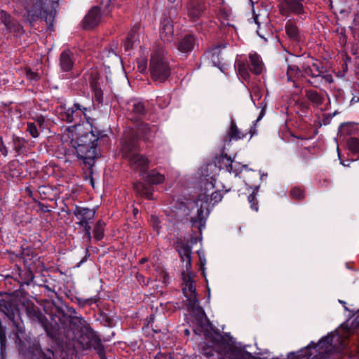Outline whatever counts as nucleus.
<instances>
[{
  "instance_id": "f257e3e1",
  "label": "nucleus",
  "mask_w": 359,
  "mask_h": 359,
  "mask_svg": "<svg viewBox=\"0 0 359 359\" xmlns=\"http://www.w3.org/2000/svg\"><path fill=\"white\" fill-rule=\"evenodd\" d=\"M79 126L68 127L62 135V142L65 148V154H76L83 163L92 166L96 158V144L91 141L89 135H79Z\"/></svg>"
},
{
  "instance_id": "f03ea898",
  "label": "nucleus",
  "mask_w": 359,
  "mask_h": 359,
  "mask_svg": "<svg viewBox=\"0 0 359 359\" xmlns=\"http://www.w3.org/2000/svg\"><path fill=\"white\" fill-rule=\"evenodd\" d=\"M182 292L188 301V309L195 315L197 324L203 328L207 326L208 325V318L203 309L199 306L194 282L189 276H184Z\"/></svg>"
},
{
  "instance_id": "7ed1b4c3",
  "label": "nucleus",
  "mask_w": 359,
  "mask_h": 359,
  "mask_svg": "<svg viewBox=\"0 0 359 359\" xmlns=\"http://www.w3.org/2000/svg\"><path fill=\"white\" fill-rule=\"evenodd\" d=\"M149 71L154 82L161 83L168 79L171 69L164 50H158L151 53Z\"/></svg>"
},
{
  "instance_id": "20e7f679",
  "label": "nucleus",
  "mask_w": 359,
  "mask_h": 359,
  "mask_svg": "<svg viewBox=\"0 0 359 359\" xmlns=\"http://www.w3.org/2000/svg\"><path fill=\"white\" fill-rule=\"evenodd\" d=\"M223 198L220 191H216L208 194L206 193L201 194L196 201V205L200 208L197 210V216L192 219L193 222H201L203 221L207 215L210 205L212 206L222 201Z\"/></svg>"
},
{
  "instance_id": "39448f33",
  "label": "nucleus",
  "mask_w": 359,
  "mask_h": 359,
  "mask_svg": "<svg viewBox=\"0 0 359 359\" xmlns=\"http://www.w3.org/2000/svg\"><path fill=\"white\" fill-rule=\"evenodd\" d=\"M79 322L83 325L81 342L83 347L85 348H93L101 357V359H105L104 347L95 332L83 319L81 318Z\"/></svg>"
},
{
  "instance_id": "423d86ee",
  "label": "nucleus",
  "mask_w": 359,
  "mask_h": 359,
  "mask_svg": "<svg viewBox=\"0 0 359 359\" xmlns=\"http://www.w3.org/2000/svg\"><path fill=\"white\" fill-rule=\"evenodd\" d=\"M123 156L127 158L133 169H144L148 163L147 159L137 152L136 146L126 143L122 147Z\"/></svg>"
},
{
  "instance_id": "0eeeda50",
  "label": "nucleus",
  "mask_w": 359,
  "mask_h": 359,
  "mask_svg": "<svg viewBox=\"0 0 359 359\" xmlns=\"http://www.w3.org/2000/svg\"><path fill=\"white\" fill-rule=\"evenodd\" d=\"M304 0H283L280 4V13L282 15L288 17L290 14L297 15L301 19L306 16L304 6Z\"/></svg>"
},
{
  "instance_id": "6e6552de",
  "label": "nucleus",
  "mask_w": 359,
  "mask_h": 359,
  "mask_svg": "<svg viewBox=\"0 0 359 359\" xmlns=\"http://www.w3.org/2000/svg\"><path fill=\"white\" fill-rule=\"evenodd\" d=\"M74 214L79 220L78 224L82 226L84 229L85 236L86 237L87 241L90 242L91 240V228L90 223H91L94 219L95 211L88 208H77L74 212Z\"/></svg>"
},
{
  "instance_id": "1a4fd4ad",
  "label": "nucleus",
  "mask_w": 359,
  "mask_h": 359,
  "mask_svg": "<svg viewBox=\"0 0 359 359\" xmlns=\"http://www.w3.org/2000/svg\"><path fill=\"white\" fill-rule=\"evenodd\" d=\"M187 14L192 22L200 20L206 10L205 5L203 3H190L187 6Z\"/></svg>"
},
{
  "instance_id": "9d476101",
  "label": "nucleus",
  "mask_w": 359,
  "mask_h": 359,
  "mask_svg": "<svg viewBox=\"0 0 359 359\" xmlns=\"http://www.w3.org/2000/svg\"><path fill=\"white\" fill-rule=\"evenodd\" d=\"M33 5L31 7H27L28 13V19L35 20L36 18L44 17L43 2L42 0H32Z\"/></svg>"
},
{
  "instance_id": "9b49d317",
  "label": "nucleus",
  "mask_w": 359,
  "mask_h": 359,
  "mask_svg": "<svg viewBox=\"0 0 359 359\" xmlns=\"http://www.w3.org/2000/svg\"><path fill=\"white\" fill-rule=\"evenodd\" d=\"M100 11L98 7L92 8L84 19V27L92 28L97 25L100 21Z\"/></svg>"
},
{
  "instance_id": "f8f14e48",
  "label": "nucleus",
  "mask_w": 359,
  "mask_h": 359,
  "mask_svg": "<svg viewBox=\"0 0 359 359\" xmlns=\"http://www.w3.org/2000/svg\"><path fill=\"white\" fill-rule=\"evenodd\" d=\"M174 29L170 19H164L161 23L160 36L164 42H171L173 39Z\"/></svg>"
},
{
  "instance_id": "ddd939ff",
  "label": "nucleus",
  "mask_w": 359,
  "mask_h": 359,
  "mask_svg": "<svg viewBox=\"0 0 359 359\" xmlns=\"http://www.w3.org/2000/svg\"><path fill=\"white\" fill-rule=\"evenodd\" d=\"M285 32L288 38L292 41L297 42L302 39V32L293 20H290L286 22Z\"/></svg>"
},
{
  "instance_id": "4468645a",
  "label": "nucleus",
  "mask_w": 359,
  "mask_h": 359,
  "mask_svg": "<svg viewBox=\"0 0 359 359\" xmlns=\"http://www.w3.org/2000/svg\"><path fill=\"white\" fill-rule=\"evenodd\" d=\"M0 18L9 32H18L22 29L21 25L13 20L11 16L4 11L0 12Z\"/></svg>"
},
{
  "instance_id": "2eb2a0df",
  "label": "nucleus",
  "mask_w": 359,
  "mask_h": 359,
  "mask_svg": "<svg viewBox=\"0 0 359 359\" xmlns=\"http://www.w3.org/2000/svg\"><path fill=\"white\" fill-rule=\"evenodd\" d=\"M102 57L104 65L109 68L111 65H117L120 62V57L112 48H107L102 51Z\"/></svg>"
},
{
  "instance_id": "dca6fc26",
  "label": "nucleus",
  "mask_w": 359,
  "mask_h": 359,
  "mask_svg": "<svg viewBox=\"0 0 359 359\" xmlns=\"http://www.w3.org/2000/svg\"><path fill=\"white\" fill-rule=\"evenodd\" d=\"M254 21L257 25L258 29L257 30V34L264 39H266L264 34H263L262 31V25L266 26L269 22V17L267 15L266 11H263L262 13H259L257 14H254Z\"/></svg>"
},
{
  "instance_id": "f3484780",
  "label": "nucleus",
  "mask_w": 359,
  "mask_h": 359,
  "mask_svg": "<svg viewBox=\"0 0 359 359\" xmlns=\"http://www.w3.org/2000/svg\"><path fill=\"white\" fill-rule=\"evenodd\" d=\"M194 46V36L193 35H187L179 42L178 49L182 53H188L193 50Z\"/></svg>"
},
{
  "instance_id": "a211bd4d",
  "label": "nucleus",
  "mask_w": 359,
  "mask_h": 359,
  "mask_svg": "<svg viewBox=\"0 0 359 359\" xmlns=\"http://www.w3.org/2000/svg\"><path fill=\"white\" fill-rule=\"evenodd\" d=\"M250 64V71L255 74H259L263 70V63L259 56L257 53H250L249 55Z\"/></svg>"
},
{
  "instance_id": "6ab92c4d",
  "label": "nucleus",
  "mask_w": 359,
  "mask_h": 359,
  "mask_svg": "<svg viewBox=\"0 0 359 359\" xmlns=\"http://www.w3.org/2000/svg\"><path fill=\"white\" fill-rule=\"evenodd\" d=\"M227 135L229 140H239L244 139L246 137L247 133L242 132L240 130L236 123L232 121L231 122V126L227 131Z\"/></svg>"
},
{
  "instance_id": "aec40b11",
  "label": "nucleus",
  "mask_w": 359,
  "mask_h": 359,
  "mask_svg": "<svg viewBox=\"0 0 359 359\" xmlns=\"http://www.w3.org/2000/svg\"><path fill=\"white\" fill-rule=\"evenodd\" d=\"M305 95L308 100L316 107L320 106L325 100L321 94L312 89L306 90Z\"/></svg>"
},
{
  "instance_id": "412c9836",
  "label": "nucleus",
  "mask_w": 359,
  "mask_h": 359,
  "mask_svg": "<svg viewBox=\"0 0 359 359\" xmlns=\"http://www.w3.org/2000/svg\"><path fill=\"white\" fill-rule=\"evenodd\" d=\"M156 131L155 126L150 127L148 124L141 123L137 128V133L141 135L144 140H149L151 137H154Z\"/></svg>"
},
{
  "instance_id": "4be33fe9",
  "label": "nucleus",
  "mask_w": 359,
  "mask_h": 359,
  "mask_svg": "<svg viewBox=\"0 0 359 359\" xmlns=\"http://www.w3.org/2000/svg\"><path fill=\"white\" fill-rule=\"evenodd\" d=\"M73 60L69 51H63L60 55V65L62 69L65 72H69L73 67Z\"/></svg>"
},
{
  "instance_id": "5701e85b",
  "label": "nucleus",
  "mask_w": 359,
  "mask_h": 359,
  "mask_svg": "<svg viewBox=\"0 0 359 359\" xmlns=\"http://www.w3.org/2000/svg\"><path fill=\"white\" fill-rule=\"evenodd\" d=\"M83 109H86L83 108ZM82 110L81 106L79 104H74L72 107L67 109L62 115V118L67 122L72 123L74 121L75 116H77L78 111Z\"/></svg>"
},
{
  "instance_id": "b1692460",
  "label": "nucleus",
  "mask_w": 359,
  "mask_h": 359,
  "mask_svg": "<svg viewBox=\"0 0 359 359\" xmlns=\"http://www.w3.org/2000/svg\"><path fill=\"white\" fill-rule=\"evenodd\" d=\"M178 252L181 257L182 260L186 262V268L188 269L191 266V248L189 246H181L178 249Z\"/></svg>"
},
{
  "instance_id": "393cba45",
  "label": "nucleus",
  "mask_w": 359,
  "mask_h": 359,
  "mask_svg": "<svg viewBox=\"0 0 359 359\" xmlns=\"http://www.w3.org/2000/svg\"><path fill=\"white\" fill-rule=\"evenodd\" d=\"M147 180L150 184H158L165 181V176L156 170H151L147 175Z\"/></svg>"
},
{
  "instance_id": "a878e982",
  "label": "nucleus",
  "mask_w": 359,
  "mask_h": 359,
  "mask_svg": "<svg viewBox=\"0 0 359 359\" xmlns=\"http://www.w3.org/2000/svg\"><path fill=\"white\" fill-rule=\"evenodd\" d=\"M134 189L136 192L142 196H144L148 199L152 198V193L143 183L137 182L134 184Z\"/></svg>"
},
{
  "instance_id": "bb28decb",
  "label": "nucleus",
  "mask_w": 359,
  "mask_h": 359,
  "mask_svg": "<svg viewBox=\"0 0 359 359\" xmlns=\"http://www.w3.org/2000/svg\"><path fill=\"white\" fill-rule=\"evenodd\" d=\"M302 75V71L299 67L296 65H289L287 70V81H293Z\"/></svg>"
},
{
  "instance_id": "cd10ccee",
  "label": "nucleus",
  "mask_w": 359,
  "mask_h": 359,
  "mask_svg": "<svg viewBox=\"0 0 359 359\" xmlns=\"http://www.w3.org/2000/svg\"><path fill=\"white\" fill-rule=\"evenodd\" d=\"M231 15L229 12L221 10L219 11V13L218 15V19L220 22V25L222 27H226L231 25L230 20H231Z\"/></svg>"
},
{
  "instance_id": "c85d7f7f",
  "label": "nucleus",
  "mask_w": 359,
  "mask_h": 359,
  "mask_svg": "<svg viewBox=\"0 0 359 359\" xmlns=\"http://www.w3.org/2000/svg\"><path fill=\"white\" fill-rule=\"evenodd\" d=\"M104 222H103L101 220H99L94 229L93 233L94 237L96 240L100 241L101 240L104 236Z\"/></svg>"
},
{
  "instance_id": "c756f323",
  "label": "nucleus",
  "mask_w": 359,
  "mask_h": 359,
  "mask_svg": "<svg viewBox=\"0 0 359 359\" xmlns=\"http://www.w3.org/2000/svg\"><path fill=\"white\" fill-rule=\"evenodd\" d=\"M137 39V34L135 32L132 31L128 36L126 41L124 42V48L126 50L131 49Z\"/></svg>"
},
{
  "instance_id": "7c9ffc66",
  "label": "nucleus",
  "mask_w": 359,
  "mask_h": 359,
  "mask_svg": "<svg viewBox=\"0 0 359 359\" xmlns=\"http://www.w3.org/2000/svg\"><path fill=\"white\" fill-rule=\"evenodd\" d=\"M238 66V72L240 76L245 80L248 79L249 77L248 70L244 62L238 61L237 63Z\"/></svg>"
},
{
  "instance_id": "2f4dec72",
  "label": "nucleus",
  "mask_w": 359,
  "mask_h": 359,
  "mask_svg": "<svg viewBox=\"0 0 359 359\" xmlns=\"http://www.w3.org/2000/svg\"><path fill=\"white\" fill-rule=\"evenodd\" d=\"M348 147L353 152L359 153V140L355 137H351L348 140Z\"/></svg>"
},
{
  "instance_id": "473e14b6",
  "label": "nucleus",
  "mask_w": 359,
  "mask_h": 359,
  "mask_svg": "<svg viewBox=\"0 0 359 359\" xmlns=\"http://www.w3.org/2000/svg\"><path fill=\"white\" fill-rule=\"evenodd\" d=\"M248 202L250 203V208L252 210L255 212L258 211L259 207L257 204V201L256 200V194L255 192L253 191L251 194H250L248 197Z\"/></svg>"
},
{
  "instance_id": "72a5a7b5",
  "label": "nucleus",
  "mask_w": 359,
  "mask_h": 359,
  "mask_svg": "<svg viewBox=\"0 0 359 359\" xmlns=\"http://www.w3.org/2000/svg\"><path fill=\"white\" fill-rule=\"evenodd\" d=\"M133 111L140 115L144 114L145 112L144 104L141 102H135L133 105Z\"/></svg>"
},
{
  "instance_id": "f704fd0d",
  "label": "nucleus",
  "mask_w": 359,
  "mask_h": 359,
  "mask_svg": "<svg viewBox=\"0 0 359 359\" xmlns=\"http://www.w3.org/2000/svg\"><path fill=\"white\" fill-rule=\"evenodd\" d=\"M27 130L34 138H36L39 135L36 125L34 123H28Z\"/></svg>"
},
{
  "instance_id": "c9c22d12",
  "label": "nucleus",
  "mask_w": 359,
  "mask_h": 359,
  "mask_svg": "<svg viewBox=\"0 0 359 359\" xmlns=\"http://www.w3.org/2000/svg\"><path fill=\"white\" fill-rule=\"evenodd\" d=\"M290 195L292 198H297V199H301L304 198V192L303 191L298 187H294L290 191Z\"/></svg>"
},
{
  "instance_id": "e433bc0d",
  "label": "nucleus",
  "mask_w": 359,
  "mask_h": 359,
  "mask_svg": "<svg viewBox=\"0 0 359 359\" xmlns=\"http://www.w3.org/2000/svg\"><path fill=\"white\" fill-rule=\"evenodd\" d=\"M219 47H213L210 50V54L211 55V59L214 62H219Z\"/></svg>"
},
{
  "instance_id": "4c0bfd02",
  "label": "nucleus",
  "mask_w": 359,
  "mask_h": 359,
  "mask_svg": "<svg viewBox=\"0 0 359 359\" xmlns=\"http://www.w3.org/2000/svg\"><path fill=\"white\" fill-rule=\"evenodd\" d=\"M215 179L213 177H211L210 180H207V182L204 184V189L205 191L204 193L208 194V192L209 191L213 190L215 188Z\"/></svg>"
},
{
  "instance_id": "58836bf2",
  "label": "nucleus",
  "mask_w": 359,
  "mask_h": 359,
  "mask_svg": "<svg viewBox=\"0 0 359 359\" xmlns=\"http://www.w3.org/2000/svg\"><path fill=\"white\" fill-rule=\"evenodd\" d=\"M312 68L314 72H316V79L319 77V75L323 74L325 70V68L323 66H320L318 62L313 63Z\"/></svg>"
},
{
  "instance_id": "ea45409f",
  "label": "nucleus",
  "mask_w": 359,
  "mask_h": 359,
  "mask_svg": "<svg viewBox=\"0 0 359 359\" xmlns=\"http://www.w3.org/2000/svg\"><path fill=\"white\" fill-rule=\"evenodd\" d=\"M302 72H303V73L305 75H307V76H311L312 78H316V72H314L312 67H310V66H307V67L302 66Z\"/></svg>"
},
{
  "instance_id": "a19ab883",
  "label": "nucleus",
  "mask_w": 359,
  "mask_h": 359,
  "mask_svg": "<svg viewBox=\"0 0 359 359\" xmlns=\"http://www.w3.org/2000/svg\"><path fill=\"white\" fill-rule=\"evenodd\" d=\"M318 79H320L321 81H324L325 83H331L333 82L332 76L327 73L325 74V70H324L323 74L319 75V77Z\"/></svg>"
},
{
  "instance_id": "79ce46f5",
  "label": "nucleus",
  "mask_w": 359,
  "mask_h": 359,
  "mask_svg": "<svg viewBox=\"0 0 359 359\" xmlns=\"http://www.w3.org/2000/svg\"><path fill=\"white\" fill-rule=\"evenodd\" d=\"M26 76L29 80L36 81L39 79V75L36 72H32L30 69L26 70Z\"/></svg>"
},
{
  "instance_id": "37998d69",
  "label": "nucleus",
  "mask_w": 359,
  "mask_h": 359,
  "mask_svg": "<svg viewBox=\"0 0 359 359\" xmlns=\"http://www.w3.org/2000/svg\"><path fill=\"white\" fill-rule=\"evenodd\" d=\"M137 68L140 72H144L147 69V61L144 59L138 62Z\"/></svg>"
},
{
  "instance_id": "c03bdc74",
  "label": "nucleus",
  "mask_w": 359,
  "mask_h": 359,
  "mask_svg": "<svg viewBox=\"0 0 359 359\" xmlns=\"http://www.w3.org/2000/svg\"><path fill=\"white\" fill-rule=\"evenodd\" d=\"M203 353L206 356H212L214 354L213 348L212 347H203L202 348Z\"/></svg>"
},
{
  "instance_id": "a18cd8bd",
  "label": "nucleus",
  "mask_w": 359,
  "mask_h": 359,
  "mask_svg": "<svg viewBox=\"0 0 359 359\" xmlns=\"http://www.w3.org/2000/svg\"><path fill=\"white\" fill-rule=\"evenodd\" d=\"M0 152H1L4 156H6L8 154L7 149L4 144L1 137H0Z\"/></svg>"
},
{
  "instance_id": "49530a36",
  "label": "nucleus",
  "mask_w": 359,
  "mask_h": 359,
  "mask_svg": "<svg viewBox=\"0 0 359 359\" xmlns=\"http://www.w3.org/2000/svg\"><path fill=\"white\" fill-rule=\"evenodd\" d=\"M151 221L152 222V224H153V226L154 229L158 230V223H159V221H158V218L155 217V216H152L151 217Z\"/></svg>"
},
{
  "instance_id": "de8ad7c7",
  "label": "nucleus",
  "mask_w": 359,
  "mask_h": 359,
  "mask_svg": "<svg viewBox=\"0 0 359 359\" xmlns=\"http://www.w3.org/2000/svg\"><path fill=\"white\" fill-rule=\"evenodd\" d=\"M30 313H33V316L36 317L38 320H41L42 317V314L39 311H36L35 309H33L32 311H29Z\"/></svg>"
},
{
  "instance_id": "09e8293b",
  "label": "nucleus",
  "mask_w": 359,
  "mask_h": 359,
  "mask_svg": "<svg viewBox=\"0 0 359 359\" xmlns=\"http://www.w3.org/2000/svg\"><path fill=\"white\" fill-rule=\"evenodd\" d=\"M36 122L39 124V126L40 127H41L43 123V122H44V119L42 117L38 118L37 120H36Z\"/></svg>"
},
{
  "instance_id": "8fccbe9b",
  "label": "nucleus",
  "mask_w": 359,
  "mask_h": 359,
  "mask_svg": "<svg viewBox=\"0 0 359 359\" xmlns=\"http://www.w3.org/2000/svg\"><path fill=\"white\" fill-rule=\"evenodd\" d=\"M308 82H309L311 85H313L316 88H319V86H320V82H317L316 81H308Z\"/></svg>"
},
{
  "instance_id": "3c124183",
  "label": "nucleus",
  "mask_w": 359,
  "mask_h": 359,
  "mask_svg": "<svg viewBox=\"0 0 359 359\" xmlns=\"http://www.w3.org/2000/svg\"><path fill=\"white\" fill-rule=\"evenodd\" d=\"M91 86H92V87L95 89V90H96V91H97V93L99 92V89H98V88L96 86L95 83H91Z\"/></svg>"
},
{
  "instance_id": "603ef678",
  "label": "nucleus",
  "mask_w": 359,
  "mask_h": 359,
  "mask_svg": "<svg viewBox=\"0 0 359 359\" xmlns=\"http://www.w3.org/2000/svg\"><path fill=\"white\" fill-rule=\"evenodd\" d=\"M184 333H185V334H186V335H189V330H187H187H184Z\"/></svg>"
},
{
  "instance_id": "864d4df0",
  "label": "nucleus",
  "mask_w": 359,
  "mask_h": 359,
  "mask_svg": "<svg viewBox=\"0 0 359 359\" xmlns=\"http://www.w3.org/2000/svg\"><path fill=\"white\" fill-rule=\"evenodd\" d=\"M323 340H324V341H327V342H329L330 337H326V338H324V339H323Z\"/></svg>"
},
{
  "instance_id": "5fc2aeb1",
  "label": "nucleus",
  "mask_w": 359,
  "mask_h": 359,
  "mask_svg": "<svg viewBox=\"0 0 359 359\" xmlns=\"http://www.w3.org/2000/svg\"><path fill=\"white\" fill-rule=\"evenodd\" d=\"M90 182H91L92 186L93 187L94 186V182H93V180H91Z\"/></svg>"
},
{
  "instance_id": "6e6d98bb",
  "label": "nucleus",
  "mask_w": 359,
  "mask_h": 359,
  "mask_svg": "<svg viewBox=\"0 0 359 359\" xmlns=\"http://www.w3.org/2000/svg\"><path fill=\"white\" fill-rule=\"evenodd\" d=\"M168 1H170V2H174V1H175L176 0H168Z\"/></svg>"
},
{
  "instance_id": "4d7b16f0",
  "label": "nucleus",
  "mask_w": 359,
  "mask_h": 359,
  "mask_svg": "<svg viewBox=\"0 0 359 359\" xmlns=\"http://www.w3.org/2000/svg\"><path fill=\"white\" fill-rule=\"evenodd\" d=\"M250 1L251 2H252V1H253V0H250Z\"/></svg>"
}]
</instances>
